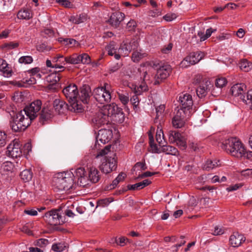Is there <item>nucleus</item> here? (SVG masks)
I'll return each instance as SVG.
<instances>
[{
    "label": "nucleus",
    "instance_id": "obj_37",
    "mask_svg": "<svg viewBox=\"0 0 252 252\" xmlns=\"http://www.w3.org/2000/svg\"><path fill=\"white\" fill-rule=\"evenodd\" d=\"M131 50L132 47L129 43H124L119 48V52L123 53L125 56L128 55Z\"/></svg>",
    "mask_w": 252,
    "mask_h": 252
},
{
    "label": "nucleus",
    "instance_id": "obj_41",
    "mask_svg": "<svg viewBox=\"0 0 252 252\" xmlns=\"http://www.w3.org/2000/svg\"><path fill=\"white\" fill-rule=\"evenodd\" d=\"M66 63L78 64L80 63V59L78 55L73 54L72 56L65 57Z\"/></svg>",
    "mask_w": 252,
    "mask_h": 252
},
{
    "label": "nucleus",
    "instance_id": "obj_15",
    "mask_svg": "<svg viewBox=\"0 0 252 252\" xmlns=\"http://www.w3.org/2000/svg\"><path fill=\"white\" fill-rule=\"evenodd\" d=\"M60 71H59L58 72L55 71V72L51 73L46 77V80L49 83L47 86L48 90L54 92L59 88V84L58 82L61 78L60 74L59 73Z\"/></svg>",
    "mask_w": 252,
    "mask_h": 252
},
{
    "label": "nucleus",
    "instance_id": "obj_5",
    "mask_svg": "<svg viewBox=\"0 0 252 252\" xmlns=\"http://www.w3.org/2000/svg\"><path fill=\"white\" fill-rule=\"evenodd\" d=\"M93 94L95 99L100 104L108 103L111 99L110 86L105 83L102 87L95 88Z\"/></svg>",
    "mask_w": 252,
    "mask_h": 252
},
{
    "label": "nucleus",
    "instance_id": "obj_12",
    "mask_svg": "<svg viewBox=\"0 0 252 252\" xmlns=\"http://www.w3.org/2000/svg\"><path fill=\"white\" fill-rule=\"evenodd\" d=\"M190 116V114H187L183 110H178L172 120L173 126L176 128H181L184 126L187 119Z\"/></svg>",
    "mask_w": 252,
    "mask_h": 252
},
{
    "label": "nucleus",
    "instance_id": "obj_21",
    "mask_svg": "<svg viewBox=\"0 0 252 252\" xmlns=\"http://www.w3.org/2000/svg\"><path fill=\"white\" fill-rule=\"evenodd\" d=\"M227 81L225 78H218L216 80L215 86L217 89V91L214 88L212 91V94L215 96L219 95L221 92V89L224 87L227 84Z\"/></svg>",
    "mask_w": 252,
    "mask_h": 252
},
{
    "label": "nucleus",
    "instance_id": "obj_3",
    "mask_svg": "<svg viewBox=\"0 0 252 252\" xmlns=\"http://www.w3.org/2000/svg\"><path fill=\"white\" fill-rule=\"evenodd\" d=\"M63 93L69 103V109L76 113H81L83 107L78 100V91L75 84H71L63 90Z\"/></svg>",
    "mask_w": 252,
    "mask_h": 252
},
{
    "label": "nucleus",
    "instance_id": "obj_51",
    "mask_svg": "<svg viewBox=\"0 0 252 252\" xmlns=\"http://www.w3.org/2000/svg\"><path fill=\"white\" fill-rule=\"evenodd\" d=\"M50 48L45 43L39 44L36 46V49L39 52L49 51Z\"/></svg>",
    "mask_w": 252,
    "mask_h": 252
},
{
    "label": "nucleus",
    "instance_id": "obj_59",
    "mask_svg": "<svg viewBox=\"0 0 252 252\" xmlns=\"http://www.w3.org/2000/svg\"><path fill=\"white\" fill-rule=\"evenodd\" d=\"M127 188L129 190H138L142 189L140 182L134 185H128Z\"/></svg>",
    "mask_w": 252,
    "mask_h": 252
},
{
    "label": "nucleus",
    "instance_id": "obj_26",
    "mask_svg": "<svg viewBox=\"0 0 252 252\" xmlns=\"http://www.w3.org/2000/svg\"><path fill=\"white\" fill-rule=\"evenodd\" d=\"M90 89L89 87L85 86L78 94V100L80 99L84 103H87L90 98Z\"/></svg>",
    "mask_w": 252,
    "mask_h": 252
},
{
    "label": "nucleus",
    "instance_id": "obj_22",
    "mask_svg": "<svg viewBox=\"0 0 252 252\" xmlns=\"http://www.w3.org/2000/svg\"><path fill=\"white\" fill-rule=\"evenodd\" d=\"M52 62L54 63L55 68L62 69L64 70V65L66 63V58L63 55L58 54L56 56L53 57Z\"/></svg>",
    "mask_w": 252,
    "mask_h": 252
},
{
    "label": "nucleus",
    "instance_id": "obj_48",
    "mask_svg": "<svg viewBox=\"0 0 252 252\" xmlns=\"http://www.w3.org/2000/svg\"><path fill=\"white\" fill-rule=\"evenodd\" d=\"M175 142L182 150H185L187 148L185 139L181 136Z\"/></svg>",
    "mask_w": 252,
    "mask_h": 252
},
{
    "label": "nucleus",
    "instance_id": "obj_40",
    "mask_svg": "<svg viewBox=\"0 0 252 252\" xmlns=\"http://www.w3.org/2000/svg\"><path fill=\"white\" fill-rule=\"evenodd\" d=\"M86 19V15L85 14H81L78 16L71 17L70 21L75 24H78L84 22Z\"/></svg>",
    "mask_w": 252,
    "mask_h": 252
},
{
    "label": "nucleus",
    "instance_id": "obj_4",
    "mask_svg": "<svg viewBox=\"0 0 252 252\" xmlns=\"http://www.w3.org/2000/svg\"><path fill=\"white\" fill-rule=\"evenodd\" d=\"M74 183L72 172L59 173L53 180V186L57 191H67L73 189Z\"/></svg>",
    "mask_w": 252,
    "mask_h": 252
},
{
    "label": "nucleus",
    "instance_id": "obj_33",
    "mask_svg": "<svg viewBox=\"0 0 252 252\" xmlns=\"http://www.w3.org/2000/svg\"><path fill=\"white\" fill-rule=\"evenodd\" d=\"M168 140L170 143H175L180 137L181 134L177 130H169L168 132Z\"/></svg>",
    "mask_w": 252,
    "mask_h": 252
},
{
    "label": "nucleus",
    "instance_id": "obj_18",
    "mask_svg": "<svg viewBox=\"0 0 252 252\" xmlns=\"http://www.w3.org/2000/svg\"><path fill=\"white\" fill-rule=\"evenodd\" d=\"M53 115V111L52 108L44 106L41 112L39 114V122L43 125L46 121L51 119Z\"/></svg>",
    "mask_w": 252,
    "mask_h": 252
},
{
    "label": "nucleus",
    "instance_id": "obj_53",
    "mask_svg": "<svg viewBox=\"0 0 252 252\" xmlns=\"http://www.w3.org/2000/svg\"><path fill=\"white\" fill-rule=\"evenodd\" d=\"M243 186V184L242 183L236 184L235 185L230 186L229 187L226 188V190L228 191H235L241 188Z\"/></svg>",
    "mask_w": 252,
    "mask_h": 252
},
{
    "label": "nucleus",
    "instance_id": "obj_54",
    "mask_svg": "<svg viewBox=\"0 0 252 252\" xmlns=\"http://www.w3.org/2000/svg\"><path fill=\"white\" fill-rule=\"evenodd\" d=\"M111 146L108 145L105 147L103 149L101 150L97 154L96 157L99 156H103L107 154L110 151Z\"/></svg>",
    "mask_w": 252,
    "mask_h": 252
},
{
    "label": "nucleus",
    "instance_id": "obj_36",
    "mask_svg": "<svg viewBox=\"0 0 252 252\" xmlns=\"http://www.w3.org/2000/svg\"><path fill=\"white\" fill-rule=\"evenodd\" d=\"M239 66L242 70L248 72L252 68V63L244 59L241 61Z\"/></svg>",
    "mask_w": 252,
    "mask_h": 252
},
{
    "label": "nucleus",
    "instance_id": "obj_6",
    "mask_svg": "<svg viewBox=\"0 0 252 252\" xmlns=\"http://www.w3.org/2000/svg\"><path fill=\"white\" fill-rule=\"evenodd\" d=\"M31 120L28 117H25L22 111L18 112L16 117L10 122V127L15 132L25 130L30 126Z\"/></svg>",
    "mask_w": 252,
    "mask_h": 252
},
{
    "label": "nucleus",
    "instance_id": "obj_16",
    "mask_svg": "<svg viewBox=\"0 0 252 252\" xmlns=\"http://www.w3.org/2000/svg\"><path fill=\"white\" fill-rule=\"evenodd\" d=\"M172 68L169 64H164L157 70L156 75V80L155 82V84H159L160 80L165 79L167 78L171 72Z\"/></svg>",
    "mask_w": 252,
    "mask_h": 252
},
{
    "label": "nucleus",
    "instance_id": "obj_1",
    "mask_svg": "<svg viewBox=\"0 0 252 252\" xmlns=\"http://www.w3.org/2000/svg\"><path fill=\"white\" fill-rule=\"evenodd\" d=\"M119 114H123L122 110L115 103L104 105L92 120L94 127L98 128L104 126L109 124L111 116Z\"/></svg>",
    "mask_w": 252,
    "mask_h": 252
},
{
    "label": "nucleus",
    "instance_id": "obj_35",
    "mask_svg": "<svg viewBox=\"0 0 252 252\" xmlns=\"http://www.w3.org/2000/svg\"><path fill=\"white\" fill-rule=\"evenodd\" d=\"M0 70L3 73L5 77H8L11 75V70L5 61H2L1 63L0 64Z\"/></svg>",
    "mask_w": 252,
    "mask_h": 252
},
{
    "label": "nucleus",
    "instance_id": "obj_56",
    "mask_svg": "<svg viewBox=\"0 0 252 252\" xmlns=\"http://www.w3.org/2000/svg\"><path fill=\"white\" fill-rule=\"evenodd\" d=\"M57 2L66 8H70L72 6V4L68 0H57Z\"/></svg>",
    "mask_w": 252,
    "mask_h": 252
},
{
    "label": "nucleus",
    "instance_id": "obj_14",
    "mask_svg": "<svg viewBox=\"0 0 252 252\" xmlns=\"http://www.w3.org/2000/svg\"><path fill=\"white\" fill-rule=\"evenodd\" d=\"M7 154L12 158H18L22 156L21 145L18 140H13L7 148Z\"/></svg>",
    "mask_w": 252,
    "mask_h": 252
},
{
    "label": "nucleus",
    "instance_id": "obj_34",
    "mask_svg": "<svg viewBox=\"0 0 252 252\" xmlns=\"http://www.w3.org/2000/svg\"><path fill=\"white\" fill-rule=\"evenodd\" d=\"M20 176L24 182H29L32 178V173L31 169H25L21 172Z\"/></svg>",
    "mask_w": 252,
    "mask_h": 252
},
{
    "label": "nucleus",
    "instance_id": "obj_62",
    "mask_svg": "<svg viewBox=\"0 0 252 252\" xmlns=\"http://www.w3.org/2000/svg\"><path fill=\"white\" fill-rule=\"evenodd\" d=\"M176 18L175 14H167L163 16V18L167 21H171Z\"/></svg>",
    "mask_w": 252,
    "mask_h": 252
},
{
    "label": "nucleus",
    "instance_id": "obj_8",
    "mask_svg": "<svg viewBox=\"0 0 252 252\" xmlns=\"http://www.w3.org/2000/svg\"><path fill=\"white\" fill-rule=\"evenodd\" d=\"M42 102L37 99L32 102L29 106H27L22 112L29 118L30 120H34L37 116L39 111L41 109Z\"/></svg>",
    "mask_w": 252,
    "mask_h": 252
},
{
    "label": "nucleus",
    "instance_id": "obj_19",
    "mask_svg": "<svg viewBox=\"0 0 252 252\" xmlns=\"http://www.w3.org/2000/svg\"><path fill=\"white\" fill-rule=\"evenodd\" d=\"M124 13L117 11L112 14L108 22L112 26L117 28L120 25L121 22L124 20Z\"/></svg>",
    "mask_w": 252,
    "mask_h": 252
},
{
    "label": "nucleus",
    "instance_id": "obj_10",
    "mask_svg": "<svg viewBox=\"0 0 252 252\" xmlns=\"http://www.w3.org/2000/svg\"><path fill=\"white\" fill-rule=\"evenodd\" d=\"M204 56V53L201 51L192 52L186 57L181 63L182 67H187L198 63Z\"/></svg>",
    "mask_w": 252,
    "mask_h": 252
},
{
    "label": "nucleus",
    "instance_id": "obj_52",
    "mask_svg": "<svg viewBox=\"0 0 252 252\" xmlns=\"http://www.w3.org/2000/svg\"><path fill=\"white\" fill-rule=\"evenodd\" d=\"M6 135L4 132L0 131V147H3L5 145Z\"/></svg>",
    "mask_w": 252,
    "mask_h": 252
},
{
    "label": "nucleus",
    "instance_id": "obj_46",
    "mask_svg": "<svg viewBox=\"0 0 252 252\" xmlns=\"http://www.w3.org/2000/svg\"><path fill=\"white\" fill-rule=\"evenodd\" d=\"M147 169V167L146 165L145 162H137L133 167V171H141L145 170Z\"/></svg>",
    "mask_w": 252,
    "mask_h": 252
},
{
    "label": "nucleus",
    "instance_id": "obj_23",
    "mask_svg": "<svg viewBox=\"0 0 252 252\" xmlns=\"http://www.w3.org/2000/svg\"><path fill=\"white\" fill-rule=\"evenodd\" d=\"M165 105H160L156 108V117L154 122L156 124L162 125L164 121Z\"/></svg>",
    "mask_w": 252,
    "mask_h": 252
},
{
    "label": "nucleus",
    "instance_id": "obj_43",
    "mask_svg": "<svg viewBox=\"0 0 252 252\" xmlns=\"http://www.w3.org/2000/svg\"><path fill=\"white\" fill-rule=\"evenodd\" d=\"M146 56L145 53H142L137 50L134 51L131 56V59L134 62H138Z\"/></svg>",
    "mask_w": 252,
    "mask_h": 252
},
{
    "label": "nucleus",
    "instance_id": "obj_27",
    "mask_svg": "<svg viewBox=\"0 0 252 252\" xmlns=\"http://www.w3.org/2000/svg\"><path fill=\"white\" fill-rule=\"evenodd\" d=\"M53 106L55 111L59 114L63 113V111L66 108L65 102L59 99H56L53 102Z\"/></svg>",
    "mask_w": 252,
    "mask_h": 252
},
{
    "label": "nucleus",
    "instance_id": "obj_44",
    "mask_svg": "<svg viewBox=\"0 0 252 252\" xmlns=\"http://www.w3.org/2000/svg\"><path fill=\"white\" fill-rule=\"evenodd\" d=\"M1 169L7 172H13L14 169V165L11 161H5L3 162L1 166Z\"/></svg>",
    "mask_w": 252,
    "mask_h": 252
},
{
    "label": "nucleus",
    "instance_id": "obj_24",
    "mask_svg": "<svg viewBox=\"0 0 252 252\" xmlns=\"http://www.w3.org/2000/svg\"><path fill=\"white\" fill-rule=\"evenodd\" d=\"M244 85L242 84H235L231 87V92L232 94L235 96H240V98L244 101L246 102L245 96L243 94L244 91L243 90Z\"/></svg>",
    "mask_w": 252,
    "mask_h": 252
},
{
    "label": "nucleus",
    "instance_id": "obj_32",
    "mask_svg": "<svg viewBox=\"0 0 252 252\" xmlns=\"http://www.w3.org/2000/svg\"><path fill=\"white\" fill-rule=\"evenodd\" d=\"M157 132L156 137V140L160 147L162 146V139H164V134L162 130V125L157 124Z\"/></svg>",
    "mask_w": 252,
    "mask_h": 252
},
{
    "label": "nucleus",
    "instance_id": "obj_30",
    "mask_svg": "<svg viewBox=\"0 0 252 252\" xmlns=\"http://www.w3.org/2000/svg\"><path fill=\"white\" fill-rule=\"evenodd\" d=\"M162 151L166 153V154L176 156L178 155V150L174 147L170 145L161 146Z\"/></svg>",
    "mask_w": 252,
    "mask_h": 252
},
{
    "label": "nucleus",
    "instance_id": "obj_50",
    "mask_svg": "<svg viewBox=\"0 0 252 252\" xmlns=\"http://www.w3.org/2000/svg\"><path fill=\"white\" fill-rule=\"evenodd\" d=\"M143 72L141 75L143 76V81L146 84L150 83V75L148 73L147 70L143 69Z\"/></svg>",
    "mask_w": 252,
    "mask_h": 252
},
{
    "label": "nucleus",
    "instance_id": "obj_2",
    "mask_svg": "<svg viewBox=\"0 0 252 252\" xmlns=\"http://www.w3.org/2000/svg\"><path fill=\"white\" fill-rule=\"evenodd\" d=\"M222 148L228 154L237 158H250L252 152H248L241 142L236 137H230L224 140Z\"/></svg>",
    "mask_w": 252,
    "mask_h": 252
},
{
    "label": "nucleus",
    "instance_id": "obj_38",
    "mask_svg": "<svg viewBox=\"0 0 252 252\" xmlns=\"http://www.w3.org/2000/svg\"><path fill=\"white\" fill-rule=\"evenodd\" d=\"M68 248V245L65 243H59L54 244L52 246V249L56 252H62Z\"/></svg>",
    "mask_w": 252,
    "mask_h": 252
},
{
    "label": "nucleus",
    "instance_id": "obj_9",
    "mask_svg": "<svg viewBox=\"0 0 252 252\" xmlns=\"http://www.w3.org/2000/svg\"><path fill=\"white\" fill-rule=\"evenodd\" d=\"M180 109L187 114H191V109L193 106V100L191 95L186 93L180 94L179 97Z\"/></svg>",
    "mask_w": 252,
    "mask_h": 252
},
{
    "label": "nucleus",
    "instance_id": "obj_17",
    "mask_svg": "<svg viewBox=\"0 0 252 252\" xmlns=\"http://www.w3.org/2000/svg\"><path fill=\"white\" fill-rule=\"evenodd\" d=\"M112 131L111 130L102 128L98 130L96 137L97 142L100 141L102 144L108 143L112 137Z\"/></svg>",
    "mask_w": 252,
    "mask_h": 252
},
{
    "label": "nucleus",
    "instance_id": "obj_45",
    "mask_svg": "<svg viewBox=\"0 0 252 252\" xmlns=\"http://www.w3.org/2000/svg\"><path fill=\"white\" fill-rule=\"evenodd\" d=\"M78 56L80 59V63L89 64L91 63V58L87 54L83 53L78 55Z\"/></svg>",
    "mask_w": 252,
    "mask_h": 252
},
{
    "label": "nucleus",
    "instance_id": "obj_60",
    "mask_svg": "<svg viewBox=\"0 0 252 252\" xmlns=\"http://www.w3.org/2000/svg\"><path fill=\"white\" fill-rule=\"evenodd\" d=\"M158 172H151L150 171H146V172H144V173L141 174V175H139L138 176L137 178L138 179L144 178H145L147 177H150V176H152L155 175L156 174H158Z\"/></svg>",
    "mask_w": 252,
    "mask_h": 252
},
{
    "label": "nucleus",
    "instance_id": "obj_61",
    "mask_svg": "<svg viewBox=\"0 0 252 252\" xmlns=\"http://www.w3.org/2000/svg\"><path fill=\"white\" fill-rule=\"evenodd\" d=\"M213 32V30L212 28H209L206 30V34H204L203 37H201V41H204L207 38L211 36Z\"/></svg>",
    "mask_w": 252,
    "mask_h": 252
},
{
    "label": "nucleus",
    "instance_id": "obj_49",
    "mask_svg": "<svg viewBox=\"0 0 252 252\" xmlns=\"http://www.w3.org/2000/svg\"><path fill=\"white\" fill-rule=\"evenodd\" d=\"M119 98L122 103L124 105L126 104L129 101V96H128V94L126 93L118 94Z\"/></svg>",
    "mask_w": 252,
    "mask_h": 252
},
{
    "label": "nucleus",
    "instance_id": "obj_58",
    "mask_svg": "<svg viewBox=\"0 0 252 252\" xmlns=\"http://www.w3.org/2000/svg\"><path fill=\"white\" fill-rule=\"evenodd\" d=\"M40 71V68L39 67H34L31 69H30L27 71V72L32 75H36L37 76H38L39 77H40V74L38 73V72Z\"/></svg>",
    "mask_w": 252,
    "mask_h": 252
},
{
    "label": "nucleus",
    "instance_id": "obj_39",
    "mask_svg": "<svg viewBox=\"0 0 252 252\" xmlns=\"http://www.w3.org/2000/svg\"><path fill=\"white\" fill-rule=\"evenodd\" d=\"M118 49L119 50L118 47L114 41L110 42L106 47V50L110 56H113L115 52H117Z\"/></svg>",
    "mask_w": 252,
    "mask_h": 252
},
{
    "label": "nucleus",
    "instance_id": "obj_63",
    "mask_svg": "<svg viewBox=\"0 0 252 252\" xmlns=\"http://www.w3.org/2000/svg\"><path fill=\"white\" fill-rule=\"evenodd\" d=\"M136 26V22L134 20H130L127 23V28L129 31H132L134 30Z\"/></svg>",
    "mask_w": 252,
    "mask_h": 252
},
{
    "label": "nucleus",
    "instance_id": "obj_25",
    "mask_svg": "<svg viewBox=\"0 0 252 252\" xmlns=\"http://www.w3.org/2000/svg\"><path fill=\"white\" fill-rule=\"evenodd\" d=\"M210 85H211L210 82L206 80L199 85L196 91L197 95L199 98H202L207 95Z\"/></svg>",
    "mask_w": 252,
    "mask_h": 252
},
{
    "label": "nucleus",
    "instance_id": "obj_29",
    "mask_svg": "<svg viewBox=\"0 0 252 252\" xmlns=\"http://www.w3.org/2000/svg\"><path fill=\"white\" fill-rule=\"evenodd\" d=\"M220 160L215 159L214 160L209 159L207 160L204 165L203 169L204 170L209 171L211 169H213L220 165Z\"/></svg>",
    "mask_w": 252,
    "mask_h": 252
},
{
    "label": "nucleus",
    "instance_id": "obj_42",
    "mask_svg": "<svg viewBox=\"0 0 252 252\" xmlns=\"http://www.w3.org/2000/svg\"><path fill=\"white\" fill-rule=\"evenodd\" d=\"M113 201V199L112 197L104 198L102 199L98 200L97 201V205L96 208L97 207H105L107 206L111 202Z\"/></svg>",
    "mask_w": 252,
    "mask_h": 252
},
{
    "label": "nucleus",
    "instance_id": "obj_55",
    "mask_svg": "<svg viewBox=\"0 0 252 252\" xmlns=\"http://www.w3.org/2000/svg\"><path fill=\"white\" fill-rule=\"evenodd\" d=\"M139 94V93L137 92V94L133 95L130 98V101L132 103L133 107H136V106L138 105L139 99L137 96V95Z\"/></svg>",
    "mask_w": 252,
    "mask_h": 252
},
{
    "label": "nucleus",
    "instance_id": "obj_7",
    "mask_svg": "<svg viewBox=\"0 0 252 252\" xmlns=\"http://www.w3.org/2000/svg\"><path fill=\"white\" fill-rule=\"evenodd\" d=\"M115 157L116 155L113 154V157L107 156L103 158L99 165V169L102 172L108 174L116 169L117 162Z\"/></svg>",
    "mask_w": 252,
    "mask_h": 252
},
{
    "label": "nucleus",
    "instance_id": "obj_20",
    "mask_svg": "<svg viewBox=\"0 0 252 252\" xmlns=\"http://www.w3.org/2000/svg\"><path fill=\"white\" fill-rule=\"evenodd\" d=\"M246 240L245 237L242 234L237 232L234 233L229 238V243L233 247H238Z\"/></svg>",
    "mask_w": 252,
    "mask_h": 252
},
{
    "label": "nucleus",
    "instance_id": "obj_31",
    "mask_svg": "<svg viewBox=\"0 0 252 252\" xmlns=\"http://www.w3.org/2000/svg\"><path fill=\"white\" fill-rule=\"evenodd\" d=\"M17 17L19 19L29 20L32 18V15L30 10L24 9L18 12Z\"/></svg>",
    "mask_w": 252,
    "mask_h": 252
},
{
    "label": "nucleus",
    "instance_id": "obj_64",
    "mask_svg": "<svg viewBox=\"0 0 252 252\" xmlns=\"http://www.w3.org/2000/svg\"><path fill=\"white\" fill-rule=\"evenodd\" d=\"M247 100L249 101V103H251V109L252 110V90L248 92Z\"/></svg>",
    "mask_w": 252,
    "mask_h": 252
},
{
    "label": "nucleus",
    "instance_id": "obj_11",
    "mask_svg": "<svg viewBox=\"0 0 252 252\" xmlns=\"http://www.w3.org/2000/svg\"><path fill=\"white\" fill-rule=\"evenodd\" d=\"M73 175V179L77 180V184L80 187H85L89 184L88 174L84 167L77 168L74 171Z\"/></svg>",
    "mask_w": 252,
    "mask_h": 252
},
{
    "label": "nucleus",
    "instance_id": "obj_57",
    "mask_svg": "<svg viewBox=\"0 0 252 252\" xmlns=\"http://www.w3.org/2000/svg\"><path fill=\"white\" fill-rule=\"evenodd\" d=\"M48 243V241L45 239H39L35 242V245L40 247H42L46 245Z\"/></svg>",
    "mask_w": 252,
    "mask_h": 252
},
{
    "label": "nucleus",
    "instance_id": "obj_13",
    "mask_svg": "<svg viewBox=\"0 0 252 252\" xmlns=\"http://www.w3.org/2000/svg\"><path fill=\"white\" fill-rule=\"evenodd\" d=\"M60 212V210H51L47 212L43 217L44 219L51 225H59L63 222Z\"/></svg>",
    "mask_w": 252,
    "mask_h": 252
},
{
    "label": "nucleus",
    "instance_id": "obj_28",
    "mask_svg": "<svg viewBox=\"0 0 252 252\" xmlns=\"http://www.w3.org/2000/svg\"><path fill=\"white\" fill-rule=\"evenodd\" d=\"M98 173L99 171L97 169L94 167H91L88 176L89 182L90 181L93 183H97L100 179Z\"/></svg>",
    "mask_w": 252,
    "mask_h": 252
},
{
    "label": "nucleus",
    "instance_id": "obj_47",
    "mask_svg": "<svg viewBox=\"0 0 252 252\" xmlns=\"http://www.w3.org/2000/svg\"><path fill=\"white\" fill-rule=\"evenodd\" d=\"M18 62L20 63L30 64L33 62V59L31 56H25L20 57Z\"/></svg>",
    "mask_w": 252,
    "mask_h": 252
}]
</instances>
